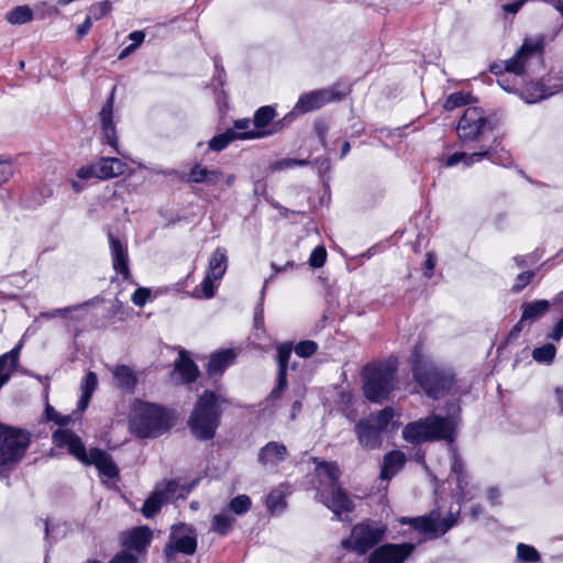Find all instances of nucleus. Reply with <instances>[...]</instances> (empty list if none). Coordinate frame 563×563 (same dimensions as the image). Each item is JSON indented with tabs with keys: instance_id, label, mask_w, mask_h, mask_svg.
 <instances>
[{
	"instance_id": "19",
	"label": "nucleus",
	"mask_w": 563,
	"mask_h": 563,
	"mask_svg": "<svg viewBox=\"0 0 563 563\" xmlns=\"http://www.w3.org/2000/svg\"><path fill=\"white\" fill-rule=\"evenodd\" d=\"M291 345L289 343H283L277 345V385L271 391L272 398H278L287 387V365L291 355Z\"/></svg>"
},
{
	"instance_id": "46",
	"label": "nucleus",
	"mask_w": 563,
	"mask_h": 563,
	"mask_svg": "<svg viewBox=\"0 0 563 563\" xmlns=\"http://www.w3.org/2000/svg\"><path fill=\"white\" fill-rule=\"evenodd\" d=\"M111 10H112L111 2L109 0H103V1L93 3L90 7L89 12L91 14L90 15L91 19L93 18L95 20H100L103 16H106Z\"/></svg>"
},
{
	"instance_id": "25",
	"label": "nucleus",
	"mask_w": 563,
	"mask_h": 563,
	"mask_svg": "<svg viewBox=\"0 0 563 563\" xmlns=\"http://www.w3.org/2000/svg\"><path fill=\"white\" fill-rule=\"evenodd\" d=\"M174 379L181 383L192 382L198 376V368L195 363L181 352L179 358L175 362Z\"/></svg>"
},
{
	"instance_id": "39",
	"label": "nucleus",
	"mask_w": 563,
	"mask_h": 563,
	"mask_svg": "<svg viewBox=\"0 0 563 563\" xmlns=\"http://www.w3.org/2000/svg\"><path fill=\"white\" fill-rule=\"evenodd\" d=\"M451 467H452V472L456 475L457 486H459L461 494L463 495V497H466L467 492L465 490V488L468 484L466 481L467 476L464 472L463 463L456 454H453V456H452Z\"/></svg>"
},
{
	"instance_id": "11",
	"label": "nucleus",
	"mask_w": 563,
	"mask_h": 563,
	"mask_svg": "<svg viewBox=\"0 0 563 563\" xmlns=\"http://www.w3.org/2000/svg\"><path fill=\"white\" fill-rule=\"evenodd\" d=\"M227 267V251L222 247L216 249L209 258L208 271L201 285L196 287L190 296L196 299L212 298L218 287L217 283L223 277Z\"/></svg>"
},
{
	"instance_id": "6",
	"label": "nucleus",
	"mask_w": 563,
	"mask_h": 563,
	"mask_svg": "<svg viewBox=\"0 0 563 563\" xmlns=\"http://www.w3.org/2000/svg\"><path fill=\"white\" fill-rule=\"evenodd\" d=\"M316 472L321 482H327L330 487V495L321 494L322 503L333 511L334 516L342 520L341 514L353 509L351 499L342 492L336 482L341 475L340 468L335 463L317 462Z\"/></svg>"
},
{
	"instance_id": "1",
	"label": "nucleus",
	"mask_w": 563,
	"mask_h": 563,
	"mask_svg": "<svg viewBox=\"0 0 563 563\" xmlns=\"http://www.w3.org/2000/svg\"><path fill=\"white\" fill-rule=\"evenodd\" d=\"M53 440L57 446L67 448L68 452L84 464H93L99 473L108 478H114L119 474V468L112 457L102 450L90 449L86 451L80 438L74 432L59 429L54 432Z\"/></svg>"
},
{
	"instance_id": "30",
	"label": "nucleus",
	"mask_w": 563,
	"mask_h": 563,
	"mask_svg": "<svg viewBox=\"0 0 563 563\" xmlns=\"http://www.w3.org/2000/svg\"><path fill=\"white\" fill-rule=\"evenodd\" d=\"M221 177L222 173L219 169H208L201 165H195L188 174V180L196 184L216 185Z\"/></svg>"
},
{
	"instance_id": "44",
	"label": "nucleus",
	"mask_w": 563,
	"mask_h": 563,
	"mask_svg": "<svg viewBox=\"0 0 563 563\" xmlns=\"http://www.w3.org/2000/svg\"><path fill=\"white\" fill-rule=\"evenodd\" d=\"M517 555L521 562L532 563L539 560L538 551L530 545L519 543L517 547Z\"/></svg>"
},
{
	"instance_id": "12",
	"label": "nucleus",
	"mask_w": 563,
	"mask_h": 563,
	"mask_svg": "<svg viewBox=\"0 0 563 563\" xmlns=\"http://www.w3.org/2000/svg\"><path fill=\"white\" fill-rule=\"evenodd\" d=\"M397 520L400 525H410L415 530L427 534L429 538L443 536L456 522V518L452 514L441 519L439 510H432L427 516L400 517Z\"/></svg>"
},
{
	"instance_id": "48",
	"label": "nucleus",
	"mask_w": 563,
	"mask_h": 563,
	"mask_svg": "<svg viewBox=\"0 0 563 563\" xmlns=\"http://www.w3.org/2000/svg\"><path fill=\"white\" fill-rule=\"evenodd\" d=\"M325 260H327L325 249L323 246H317L310 255L309 264L314 268H319L324 265Z\"/></svg>"
},
{
	"instance_id": "54",
	"label": "nucleus",
	"mask_w": 563,
	"mask_h": 563,
	"mask_svg": "<svg viewBox=\"0 0 563 563\" xmlns=\"http://www.w3.org/2000/svg\"><path fill=\"white\" fill-rule=\"evenodd\" d=\"M71 310H73V308H70V307L63 308V309H55V310H52L48 312H42L40 314V318H45V319H52V318H56V317L66 318Z\"/></svg>"
},
{
	"instance_id": "45",
	"label": "nucleus",
	"mask_w": 563,
	"mask_h": 563,
	"mask_svg": "<svg viewBox=\"0 0 563 563\" xmlns=\"http://www.w3.org/2000/svg\"><path fill=\"white\" fill-rule=\"evenodd\" d=\"M308 165V161L306 159H296V158H283L274 162L269 165L271 172H278L288 168H294L296 166H306Z\"/></svg>"
},
{
	"instance_id": "5",
	"label": "nucleus",
	"mask_w": 563,
	"mask_h": 563,
	"mask_svg": "<svg viewBox=\"0 0 563 563\" xmlns=\"http://www.w3.org/2000/svg\"><path fill=\"white\" fill-rule=\"evenodd\" d=\"M132 424L141 438H155L172 427L170 416L159 406L135 401L133 405Z\"/></svg>"
},
{
	"instance_id": "59",
	"label": "nucleus",
	"mask_w": 563,
	"mask_h": 563,
	"mask_svg": "<svg viewBox=\"0 0 563 563\" xmlns=\"http://www.w3.org/2000/svg\"><path fill=\"white\" fill-rule=\"evenodd\" d=\"M92 25L91 16H87L85 21L77 27V34L79 37L85 36Z\"/></svg>"
},
{
	"instance_id": "60",
	"label": "nucleus",
	"mask_w": 563,
	"mask_h": 563,
	"mask_svg": "<svg viewBox=\"0 0 563 563\" xmlns=\"http://www.w3.org/2000/svg\"><path fill=\"white\" fill-rule=\"evenodd\" d=\"M563 336V318L559 320V322L555 324L553 331L551 334H549V338L559 341Z\"/></svg>"
},
{
	"instance_id": "4",
	"label": "nucleus",
	"mask_w": 563,
	"mask_h": 563,
	"mask_svg": "<svg viewBox=\"0 0 563 563\" xmlns=\"http://www.w3.org/2000/svg\"><path fill=\"white\" fill-rule=\"evenodd\" d=\"M454 421L435 415L408 423L402 431L404 439L412 444L432 440L453 441Z\"/></svg>"
},
{
	"instance_id": "22",
	"label": "nucleus",
	"mask_w": 563,
	"mask_h": 563,
	"mask_svg": "<svg viewBox=\"0 0 563 563\" xmlns=\"http://www.w3.org/2000/svg\"><path fill=\"white\" fill-rule=\"evenodd\" d=\"M287 456V449L278 442H269L258 453V462L264 467H275Z\"/></svg>"
},
{
	"instance_id": "40",
	"label": "nucleus",
	"mask_w": 563,
	"mask_h": 563,
	"mask_svg": "<svg viewBox=\"0 0 563 563\" xmlns=\"http://www.w3.org/2000/svg\"><path fill=\"white\" fill-rule=\"evenodd\" d=\"M394 416L395 412L393 408L387 407L376 415L368 416L366 420L373 423L382 432L387 428L388 423L394 418Z\"/></svg>"
},
{
	"instance_id": "8",
	"label": "nucleus",
	"mask_w": 563,
	"mask_h": 563,
	"mask_svg": "<svg viewBox=\"0 0 563 563\" xmlns=\"http://www.w3.org/2000/svg\"><path fill=\"white\" fill-rule=\"evenodd\" d=\"M544 38L542 35L536 37L525 38L520 48L509 59L496 63L492 66L490 70L495 75H503L504 73L515 74L520 76L526 70L527 62L536 54L543 51Z\"/></svg>"
},
{
	"instance_id": "2",
	"label": "nucleus",
	"mask_w": 563,
	"mask_h": 563,
	"mask_svg": "<svg viewBox=\"0 0 563 563\" xmlns=\"http://www.w3.org/2000/svg\"><path fill=\"white\" fill-rule=\"evenodd\" d=\"M222 401L221 396L208 390L199 397L188 421L197 439L209 440L214 437L221 417Z\"/></svg>"
},
{
	"instance_id": "64",
	"label": "nucleus",
	"mask_w": 563,
	"mask_h": 563,
	"mask_svg": "<svg viewBox=\"0 0 563 563\" xmlns=\"http://www.w3.org/2000/svg\"><path fill=\"white\" fill-rule=\"evenodd\" d=\"M555 395H556V400L559 402V406L563 412V388H558L555 390Z\"/></svg>"
},
{
	"instance_id": "52",
	"label": "nucleus",
	"mask_w": 563,
	"mask_h": 563,
	"mask_svg": "<svg viewBox=\"0 0 563 563\" xmlns=\"http://www.w3.org/2000/svg\"><path fill=\"white\" fill-rule=\"evenodd\" d=\"M532 276H533L532 272L520 273L517 276V279H516V283L512 286V289L515 291H517V292L520 291L521 289H523L531 282Z\"/></svg>"
},
{
	"instance_id": "50",
	"label": "nucleus",
	"mask_w": 563,
	"mask_h": 563,
	"mask_svg": "<svg viewBox=\"0 0 563 563\" xmlns=\"http://www.w3.org/2000/svg\"><path fill=\"white\" fill-rule=\"evenodd\" d=\"M109 563H137V555L124 549L117 553Z\"/></svg>"
},
{
	"instance_id": "56",
	"label": "nucleus",
	"mask_w": 563,
	"mask_h": 563,
	"mask_svg": "<svg viewBox=\"0 0 563 563\" xmlns=\"http://www.w3.org/2000/svg\"><path fill=\"white\" fill-rule=\"evenodd\" d=\"M251 124H252V122L249 119L236 120L234 122V128L232 130H234L235 132L256 131L255 129H250Z\"/></svg>"
},
{
	"instance_id": "51",
	"label": "nucleus",
	"mask_w": 563,
	"mask_h": 563,
	"mask_svg": "<svg viewBox=\"0 0 563 563\" xmlns=\"http://www.w3.org/2000/svg\"><path fill=\"white\" fill-rule=\"evenodd\" d=\"M151 291L147 288H137L132 295V302L137 307H143L150 298Z\"/></svg>"
},
{
	"instance_id": "18",
	"label": "nucleus",
	"mask_w": 563,
	"mask_h": 563,
	"mask_svg": "<svg viewBox=\"0 0 563 563\" xmlns=\"http://www.w3.org/2000/svg\"><path fill=\"white\" fill-rule=\"evenodd\" d=\"M178 484L174 481L167 482L164 487H158L144 503L142 512L146 518H151L158 512L162 505L172 498Z\"/></svg>"
},
{
	"instance_id": "57",
	"label": "nucleus",
	"mask_w": 563,
	"mask_h": 563,
	"mask_svg": "<svg viewBox=\"0 0 563 563\" xmlns=\"http://www.w3.org/2000/svg\"><path fill=\"white\" fill-rule=\"evenodd\" d=\"M523 1L522 0H517L515 2H511V3H506L503 5V11L505 13H509V14H516L523 5Z\"/></svg>"
},
{
	"instance_id": "43",
	"label": "nucleus",
	"mask_w": 563,
	"mask_h": 563,
	"mask_svg": "<svg viewBox=\"0 0 563 563\" xmlns=\"http://www.w3.org/2000/svg\"><path fill=\"white\" fill-rule=\"evenodd\" d=\"M251 505H252L251 498L247 495L242 494V495L234 497L230 501L229 508L235 515L241 516V515L246 514L250 510Z\"/></svg>"
},
{
	"instance_id": "9",
	"label": "nucleus",
	"mask_w": 563,
	"mask_h": 563,
	"mask_svg": "<svg viewBox=\"0 0 563 563\" xmlns=\"http://www.w3.org/2000/svg\"><path fill=\"white\" fill-rule=\"evenodd\" d=\"M30 444V434L21 429L0 424V465L19 462Z\"/></svg>"
},
{
	"instance_id": "58",
	"label": "nucleus",
	"mask_w": 563,
	"mask_h": 563,
	"mask_svg": "<svg viewBox=\"0 0 563 563\" xmlns=\"http://www.w3.org/2000/svg\"><path fill=\"white\" fill-rule=\"evenodd\" d=\"M47 417L49 420H54L62 426L67 424L70 420L69 416L62 417L59 413L53 410H47Z\"/></svg>"
},
{
	"instance_id": "61",
	"label": "nucleus",
	"mask_w": 563,
	"mask_h": 563,
	"mask_svg": "<svg viewBox=\"0 0 563 563\" xmlns=\"http://www.w3.org/2000/svg\"><path fill=\"white\" fill-rule=\"evenodd\" d=\"M129 38L133 41L132 45H135V48L141 45L145 38V34L142 31H134L130 33Z\"/></svg>"
},
{
	"instance_id": "32",
	"label": "nucleus",
	"mask_w": 563,
	"mask_h": 563,
	"mask_svg": "<svg viewBox=\"0 0 563 563\" xmlns=\"http://www.w3.org/2000/svg\"><path fill=\"white\" fill-rule=\"evenodd\" d=\"M236 354L233 350H224L211 355L208 363V373L210 375L221 374L229 365H231Z\"/></svg>"
},
{
	"instance_id": "13",
	"label": "nucleus",
	"mask_w": 563,
	"mask_h": 563,
	"mask_svg": "<svg viewBox=\"0 0 563 563\" xmlns=\"http://www.w3.org/2000/svg\"><path fill=\"white\" fill-rule=\"evenodd\" d=\"M487 119L478 108H468L457 123V134L462 142H473L484 132Z\"/></svg>"
},
{
	"instance_id": "23",
	"label": "nucleus",
	"mask_w": 563,
	"mask_h": 563,
	"mask_svg": "<svg viewBox=\"0 0 563 563\" xmlns=\"http://www.w3.org/2000/svg\"><path fill=\"white\" fill-rule=\"evenodd\" d=\"M109 241L113 268L126 279L130 276L126 247L112 234L109 235Z\"/></svg>"
},
{
	"instance_id": "63",
	"label": "nucleus",
	"mask_w": 563,
	"mask_h": 563,
	"mask_svg": "<svg viewBox=\"0 0 563 563\" xmlns=\"http://www.w3.org/2000/svg\"><path fill=\"white\" fill-rule=\"evenodd\" d=\"M545 2L555 8L563 16V0H545Z\"/></svg>"
},
{
	"instance_id": "47",
	"label": "nucleus",
	"mask_w": 563,
	"mask_h": 563,
	"mask_svg": "<svg viewBox=\"0 0 563 563\" xmlns=\"http://www.w3.org/2000/svg\"><path fill=\"white\" fill-rule=\"evenodd\" d=\"M294 350L298 356L306 358L312 356L317 352L318 344L314 341L306 340L299 342Z\"/></svg>"
},
{
	"instance_id": "20",
	"label": "nucleus",
	"mask_w": 563,
	"mask_h": 563,
	"mask_svg": "<svg viewBox=\"0 0 563 563\" xmlns=\"http://www.w3.org/2000/svg\"><path fill=\"white\" fill-rule=\"evenodd\" d=\"M267 135V132H235L234 130H227L225 132L213 136L209 141V148L211 151L220 152L225 148L233 140H252L260 139Z\"/></svg>"
},
{
	"instance_id": "28",
	"label": "nucleus",
	"mask_w": 563,
	"mask_h": 563,
	"mask_svg": "<svg viewBox=\"0 0 563 563\" xmlns=\"http://www.w3.org/2000/svg\"><path fill=\"white\" fill-rule=\"evenodd\" d=\"M114 385L122 390H132L137 383L135 372L126 365H117L111 368Z\"/></svg>"
},
{
	"instance_id": "55",
	"label": "nucleus",
	"mask_w": 563,
	"mask_h": 563,
	"mask_svg": "<svg viewBox=\"0 0 563 563\" xmlns=\"http://www.w3.org/2000/svg\"><path fill=\"white\" fill-rule=\"evenodd\" d=\"M97 165H92V166H82L80 167L78 170H77V176L80 178V179H89L91 177H97Z\"/></svg>"
},
{
	"instance_id": "31",
	"label": "nucleus",
	"mask_w": 563,
	"mask_h": 563,
	"mask_svg": "<svg viewBox=\"0 0 563 563\" xmlns=\"http://www.w3.org/2000/svg\"><path fill=\"white\" fill-rule=\"evenodd\" d=\"M490 155H492L490 148H487V150L481 151V152H474L472 154H467L465 152H457L448 157V159L445 162V166L453 167L460 163H463L464 166L470 167L473 164L481 162L485 157L490 158Z\"/></svg>"
},
{
	"instance_id": "15",
	"label": "nucleus",
	"mask_w": 563,
	"mask_h": 563,
	"mask_svg": "<svg viewBox=\"0 0 563 563\" xmlns=\"http://www.w3.org/2000/svg\"><path fill=\"white\" fill-rule=\"evenodd\" d=\"M341 98L342 93L334 88L313 90L301 95L294 110L299 113H307Z\"/></svg>"
},
{
	"instance_id": "53",
	"label": "nucleus",
	"mask_w": 563,
	"mask_h": 563,
	"mask_svg": "<svg viewBox=\"0 0 563 563\" xmlns=\"http://www.w3.org/2000/svg\"><path fill=\"white\" fill-rule=\"evenodd\" d=\"M13 176V167L9 162L0 161V186Z\"/></svg>"
},
{
	"instance_id": "24",
	"label": "nucleus",
	"mask_w": 563,
	"mask_h": 563,
	"mask_svg": "<svg viewBox=\"0 0 563 563\" xmlns=\"http://www.w3.org/2000/svg\"><path fill=\"white\" fill-rule=\"evenodd\" d=\"M97 178L109 179L121 176L126 168L125 163L115 157H101L97 163Z\"/></svg>"
},
{
	"instance_id": "27",
	"label": "nucleus",
	"mask_w": 563,
	"mask_h": 563,
	"mask_svg": "<svg viewBox=\"0 0 563 563\" xmlns=\"http://www.w3.org/2000/svg\"><path fill=\"white\" fill-rule=\"evenodd\" d=\"M22 343H19L13 350L0 356V388L4 386L18 365Z\"/></svg>"
},
{
	"instance_id": "42",
	"label": "nucleus",
	"mask_w": 563,
	"mask_h": 563,
	"mask_svg": "<svg viewBox=\"0 0 563 563\" xmlns=\"http://www.w3.org/2000/svg\"><path fill=\"white\" fill-rule=\"evenodd\" d=\"M274 117L275 110L272 107L265 106L260 108L254 115L253 123L256 128L255 130L260 131V129L265 128L274 119Z\"/></svg>"
},
{
	"instance_id": "21",
	"label": "nucleus",
	"mask_w": 563,
	"mask_h": 563,
	"mask_svg": "<svg viewBox=\"0 0 563 563\" xmlns=\"http://www.w3.org/2000/svg\"><path fill=\"white\" fill-rule=\"evenodd\" d=\"M152 533L146 527L135 528L122 536V543L128 551L140 554L145 551L151 542Z\"/></svg>"
},
{
	"instance_id": "35",
	"label": "nucleus",
	"mask_w": 563,
	"mask_h": 563,
	"mask_svg": "<svg viewBox=\"0 0 563 563\" xmlns=\"http://www.w3.org/2000/svg\"><path fill=\"white\" fill-rule=\"evenodd\" d=\"M531 88L536 92H530V89H527L523 96V99L528 103H534L539 100L545 99L547 97L554 95L555 92L563 90V85L554 86L552 90L545 89V87L541 84H534Z\"/></svg>"
},
{
	"instance_id": "17",
	"label": "nucleus",
	"mask_w": 563,
	"mask_h": 563,
	"mask_svg": "<svg viewBox=\"0 0 563 563\" xmlns=\"http://www.w3.org/2000/svg\"><path fill=\"white\" fill-rule=\"evenodd\" d=\"M113 98L114 96L112 92L99 113L101 121L102 142L110 145L115 153L122 154L119 148L117 130L113 123Z\"/></svg>"
},
{
	"instance_id": "14",
	"label": "nucleus",
	"mask_w": 563,
	"mask_h": 563,
	"mask_svg": "<svg viewBox=\"0 0 563 563\" xmlns=\"http://www.w3.org/2000/svg\"><path fill=\"white\" fill-rule=\"evenodd\" d=\"M415 548L416 545L410 542L383 544L371 553L368 563H404Z\"/></svg>"
},
{
	"instance_id": "26",
	"label": "nucleus",
	"mask_w": 563,
	"mask_h": 563,
	"mask_svg": "<svg viewBox=\"0 0 563 563\" xmlns=\"http://www.w3.org/2000/svg\"><path fill=\"white\" fill-rule=\"evenodd\" d=\"M355 431L362 446L374 449L379 444L380 431L368 420L360 421L355 427Z\"/></svg>"
},
{
	"instance_id": "16",
	"label": "nucleus",
	"mask_w": 563,
	"mask_h": 563,
	"mask_svg": "<svg viewBox=\"0 0 563 563\" xmlns=\"http://www.w3.org/2000/svg\"><path fill=\"white\" fill-rule=\"evenodd\" d=\"M168 547L175 552L194 554L197 548V538L192 527L183 523L173 527Z\"/></svg>"
},
{
	"instance_id": "33",
	"label": "nucleus",
	"mask_w": 563,
	"mask_h": 563,
	"mask_svg": "<svg viewBox=\"0 0 563 563\" xmlns=\"http://www.w3.org/2000/svg\"><path fill=\"white\" fill-rule=\"evenodd\" d=\"M406 456L400 451H393L384 459V464L380 472L383 479H390L405 464Z\"/></svg>"
},
{
	"instance_id": "7",
	"label": "nucleus",
	"mask_w": 563,
	"mask_h": 563,
	"mask_svg": "<svg viewBox=\"0 0 563 563\" xmlns=\"http://www.w3.org/2000/svg\"><path fill=\"white\" fill-rule=\"evenodd\" d=\"M364 379V396L369 401L379 402L395 388V369L390 365L366 366Z\"/></svg>"
},
{
	"instance_id": "36",
	"label": "nucleus",
	"mask_w": 563,
	"mask_h": 563,
	"mask_svg": "<svg viewBox=\"0 0 563 563\" xmlns=\"http://www.w3.org/2000/svg\"><path fill=\"white\" fill-rule=\"evenodd\" d=\"M5 19L10 24H24L33 19V10L29 5H18L7 13Z\"/></svg>"
},
{
	"instance_id": "38",
	"label": "nucleus",
	"mask_w": 563,
	"mask_h": 563,
	"mask_svg": "<svg viewBox=\"0 0 563 563\" xmlns=\"http://www.w3.org/2000/svg\"><path fill=\"white\" fill-rule=\"evenodd\" d=\"M285 496L286 494L282 488L273 489L266 498L267 509L272 514H279L283 511L286 507Z\"/></svg>"
},
{
	"instance_id": "41",
	"label": "nucleus",
	"mask_w": 563,
	"mask_h": 563,
	"mask_svg": "<svg viewBox=\"0 0 563 563\" xmlns=\"http://www.w3.org/2000/svg\"><path fill=\"white\" fill-rule=\"evenodd\" d=\"M556 349L553 344L547 343L540 347H536L532 357L539 363H551L555 356Z\"/></svg>"
},
{
	"instance_id": "49",
	"label": "nucleus",
	"mask_w": 563,
	"mask_h": 563,
	"mask_svg": "<svg viewBox=\"0 0 563 563\" xmlns=\"http://www.w3.org/2000/svg\"><path fill=\"white\" fill-rule=\"evenodd\" d=\"M467 103V96L462 92L451 93L445 100L444 108L446 110H453L456 107Z\"/></svg>"
},
{
	"instance_id": "3",
	"label": "nucleus",
	"mask_w": 563,
	"mask_h": 563,
	"mask_svg": "<svg viewBox=\"0 0 563 563\" xmlns=\"http://www.w3.org/2000/svg\"><path fill=\"white\" fill-rule=\"evenodd\" d=\"M411 364L415 378L428 396L437 399L451 387V377L440 373L429 358L422 344L415 346Z\"/></svg>"
},
{
	"instance_id": "29",
	"label": "nucleus",
	"mask_w": 563,
	"mask_h": 563,
	"mask_svg": "<svg viewBox=\"0 0 563 563\" xmlns=\"http://www.w3.org/2000/svg\"><path fill=\"white\" fill-rule=\"evenodd\" d=\"M550 307V302L548 300H537L530 303H527L523 307V312L521 316L520 322L514 328L511 334L514 332H519L521 330V325L525 321H534L541 316H543Z\"/></svg>"
},
{
	"instance_id": "34",
	"label": "nucleus",
	"mask_w": 563,
	"mask_h": 563,
	"mask_svg": "<svg viewBox=\"0 0 563 563\" xmlns=\"http://www.w3.org/2000/svg\"><path fill=\"white\" fill-rule=\"evenodd\" d=\"M98 385V378L97 375L93 372L87 373V375L81 380V396L78 400V409L80 411H84L90 401V398L92 396V393L97 388Z\"/></svg>"
},
{
	"instance_id": "10",
	"label": "nucleus",
	"mask_w": 563,
	"mask_h": 563,
	"mask_svg": "<svg viewBox=\"0 0 563 563\" xmlns=\"http://www.w3.org/2000/svg\"><path fill=\"white\" fill-rule=\"evenodd\" d=\"M386 526L376 521H366L353 527L351 536L342 541L343 548L358 554L366 553L385 536Z\"/></svg>"
},
{
	"instance_id": "37",
	"label": "nucleus",
	"mask_w": 563,
	"mask_h": 563,
	"mask_svg": "<svg viewBox=\"0 0 563 563\" xmlns=\"http://www.w3.org/2000/svg\"><path fill=\"white\" fill-rule=\"evenodd\" d=\"M233 523L234 518L228 510H223L212 518V531L225 536L231 530Z\"/></svg>"
},
{
	"instance_id": "62",
	"label": "nucleus",
	"mask_w": 563,
	"mask_h": 563,
	"mask_svg": "<svg viewBox=\"0 0 563 563\" xmlns=\"http://www.w3.org/2000/svg\"><path fill=\"white\" fill-rule=\"evenodd\" d=\"M487 496L492 503H495L499 498L500 494L496 487H492L488 489Z\"/></svg>"
}]
</instances>
